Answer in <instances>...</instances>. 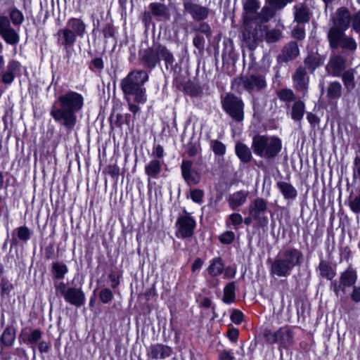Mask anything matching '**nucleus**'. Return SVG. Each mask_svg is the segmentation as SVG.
<instances>
[{
	"mask_svg": "<svg viewBox=\"0 0 360 360\" xmlns=\"http://www.w3.org/2000/svg\"><path fill=\"white\" fill-rule=\"evenodd\" d=\"M41 336V331L39 330H34L30 333V335L28 336L27 340L25 342L27 344H35L40 340Z\"/></svg>",
	"mask_w": 360,
	"mask_h": 360,
	"instance_id": "48",
	"label": "nucleus"
},
{
	"mask_svg": "<svg viewBox=\"0 0 360 360\" xmlns=\"http://www.w3.org/2000/svg\"><path fill=\"white\" fill-rule=\"evenodd\" d=\"M64 299L72 305L80 307L84 303L85 295L81 288H69L66 290Z\"/></svg>",
	"mask_w": 360,
	"mask_h": 360,
	"instance_id": "13",
	"label": "nucleus"
},
{
	"mask_svg": "<svg viewBox=\"0 0 360 360\" xmlns=\"http://www.w3.org/2000/svg\"><path fill=\"white\" fill-rule=\"evenodd\" d=\"M354 175L360 176V157H356L354 161Z\"/></svg>",
	"mask_w": 360,
	"mask_h": 360,
	"instance_id": "62",
	"label": "nucleus"
},
{
	"mask_svg": "<svg viewBox=\"0 0 360 360\" xmlns=\"http://www.w3.org/2000/svg\"><path fill=\"white\" fill-rule=\"evenodd\" d=\"M172 349L168 346L157 345L151 348V356L153 359H165L171 356Z\"/></svg>",
	"mask_w": 360,
	"mask_h": 360,
	"instance_id": "21",
	"label": "nucleus"
},
{
	"mask_svg": "<svg viewBox=\"0 0 360 360\" xmlns=\"http://www.w3.org/2000/svg\"><path fill=\"white\" fill-rule=\"evenodd\" d=\"M203 191L200 189H193L190 191V197L191 200L200 205L203 202Z\"/></svg>",
	"mask_w": 360,
	"mask_h": 360,
	"instance_id": "45",
	"label": "nucleus"
},
{
	"mask_svg": "<svg viewBox=\"0 0 360 360\" xmlns=\"http://www.w3.org/2000/svg\"><path fill=\"white\" fill-rule=\"evenodd\" d=\"M357 280L356 271L347 269L340 276L339 283H333V290L338 297H343L347 294V289L353 286Z\"/></svg>",
	"mask_w": 360,
	"mask_h": 360,
	"instance_id": "9",
	"label": "nucleus"
},
{
	"mask_svg": "<svg viewBox=\"0 0 360 360\" xmlns=\"http://www.w3.org/2000/svg\"><path fill=\"white\" fill-rule=\"evenodd\" d=\"M321 274L326 277L328 279H332L334 276V273L331 271L330 266L326 262H321L319 265Z\"/></svg>",
	"mask_w": 360,
	"mask_h": 360,
	"instance_id": "44",
	"label": "nucleus"
},
{
	"mask_svg": "<svg viewBox=\"0 0 360 360\" xmlns=\"http://www.w3.org/2000/svg\"><path fill=\"white\" fill-rule=\"evenodd\" d=\"M305 105L303 101L295 102L292 107L291 117L295 121H300L304 115Z\"/></svg>",
	"mask_w": 360,
	"mask_h": 360,
	"instance_id": "27",
	"label": "nucleus"
},
{
	"mask_svg": "<svg viewBox=\"0 0 360 360\" xmlns=\"http://www.w3.org/2000/svg\"><path fill=\"white\" fill-rule=\"evenodd\" d=\"M267 212V203L261 198L255 199L248 207L249 215L262 227L266 226L268 224V218L266 216Z\"/></svg>",
	"mask_w": 360,
	"mask_h": 360,
	"instance_id": "8",
	"label": "nucleus"
},
{
	"mask_svg": "<svg viewBox=\"0 0 360 360\" xmlns=\"http://www.w3.org/2000/svg\"><path fill=\"white\" fill-rule=\"evenodd\" d=\"M66 26L72 30L74 35L77 37H82L86 31V25L84 22L79 18H71L70 19Z\"/></svg>",
	"mask_w": 360,
	"mask_h": 360,
	"instance_id": "19",
	"label": "nucleus"
},
{
	"mask_svg": "<svg viewBox=\"0 0 360 360\" xmlns=\"http://www.w3.org/2000/svg\"><path fill=\"white\" fill-rule=\"evenodd\" d=\"M153 154L158 158H162L164 155V150L162 146L158 145L155 146Z\"/></svg>",
	"mask_w": 360,
	"mask_h": 360,
	"instance_id": "63",
	"label": "nucleus"
},
{
	"mask_svg": "<svg viewBox=\"0 0 360 360\" xmlns=\"http://www.w3.org/2000/svg\"><path fill=\"white\" fill-rule=\"evenodd\" d=\"M329 41L330 46L333 48H336L340 45L343 49L354 51L357 47L356 41L352 37L346 36L344 32H342V34L340 36V38L335 43H333L331 40H329Z\"/></svg>",
	"mask_w": 360,
	"mask_h": 360,
	"instance_id": "17",
	"label": "nucleus"
},
{
	"mask_svg": "<svg viewBox=\"0 0 360 360\" xmlns=\"http://www.w3.org/2000/svg\"><path fill=\"white\" fill-rule=\"evenodd\" d=\"M66 285L64 283H60L56 286V295H62L65 297V294L66 292Z\"/></svg>",
	"mask_w": 360,
	"mask_h": 360,
	"instance_id": "61",
	"label": "nucleus"
},
{
	"mask_svg": "<svg viewBox=\"0 0 360 360\" xmlns=\"http://www.w3.org/2000/svg\"><path fill=\"white\" fill-rule=\"evenodd\" d=\"M354 73V70L351 69L342 75L343 84L348 91H351L355 88Z\"/></svg>",
	"mask_w": 360,
	"mask_h": 360,
	"instance_id": "28",
	"label": "nucleus"
},
{
	"mask_svg": "<svg viewBox=\"0 0 360 360\" xmlns=\"http://www.w3.org/2000/svg\"><path fill=\"white\" fill-rule=\"evenodd\" d=\"M248 191H239L231 194L228 198L229 207L232 210H236L242 206L247 200Z\"/></svg>",
	"mask_w": 360,
	"mask_h": 360,
	"instance_id": "15",
	"label": "nucleus"
},
{
	"mask_svg": "<svg viewBox=\"0 0 360 360\" xmlns=\"http://www.w3.org/2000/svg\"><path fill=\"white\" fill-rule=\"evenodd\" d=\"M243 105V101L233 94L226 95L222 100L224 110L237 122L244 118Z\"/></svg>",
	"mask_w": 360,
	"mask_h": 360,
	"instance_id": "7",
	"label": "nucleus"
},
{
	"mask_svg": "<svg viewBox=\"0 0 360 360\" xmlns=\"http://www.w3.org/2000/svg\"><path fill=\"white\" fill-rule=\"evenodd\" d=\"M282 37V33L278 30H271L267 31L265 35V39L268 43H274L280 40Z\"/></svg>",
	"mask_w": 360,
	"mask_h": 360,
	"instance_id": "40",
	"label": "nucleus"
},
{
	"mask_svg": "<svg viewBox=\"0 0 360 360\" xmlns=\"http://www.w3.org/2000/svg\"><path fill=\"white\" fill-rule=\"evenodd\" d=\"M150 9L155 15L162 17L168 16V9L167 6L162 4L152 3L150 4Z\"/></svg>",
	"mask_w": 360,
	"mask_h": 360,
	"instance_id": "35",
	"label": "nucleus"
},
{
	"mask_svg": "<svg viewBox=\"0 0 360 360\" xmlns=\"http://www.w3.org/2000/svg\"><path fill=\"white\" fill-rule=\"evenodd\" d=\"M299 55V49L297 44L291 42L287 44L283 51V56L285 60H292Z\"/></svg>",
	"mask_w": 360,
	"mask_h": 360,
	"instance_id": "29",
	"label": "nucleus"
},
{
	"mask_svg": "<svg viewBox=\"0 0 360 360\" xmlns=\"http://www.w3.org/2000/svg\"><path fill=\"white\" fill-rule=\"evenodd\" d=\"M243 84L248 90H259L266 86V82L263 77L251 75L243 79Z\"/></svg>",
	"mask_w": 360,
	"mask_h": 360,
	"instance_id": "16",
	"label": "nucleus"
},
{
	"mask_svg": "<svg viewBox=\"0 0 360 360\" xmlns=\"http://www.w3.org/2000/svg\"><path fill=\"white\" fill-rule=\"evenodd\" d=\"M146 66L148 68H154L159 61L158 47L148 49L145 51L143 56Z\"/></svg>",
	"mask_w": 360,
	"mask_h": 360,
	"instance_id": "20",
	"label": "nucleus"
},
{
	"mask_svg": "<svg viewBox=\"0 0 360 360\" xmlns=\"http://www.w3.org/2000/svg\"><path fill=\"white\" fill-rule=\"evenodd\" d=\"M148 73L143 70H134L122 79L121 87L124 94L140 89L148 81Z\"/></svg>",
	"mask_w": 360,
	"mask_h": 360,
	"instance_id": "6",
	"label": "nucleus"
},
{
	"mask_svg": "<svg viewBox=\"0 0 360 360\" xmlns=\"http://www.w3.org/2000/svg\"><path fill=\"white\" fill-rule=\"evenodd\" d=\"M342 93V86L338 82H331L327 90V96L330 99L339 98Z\"/></svg>",
	"mask_w": 360,
	"mask_h": 360,
	"instance_id": "34",
	"label": "nucleus"
},
{
	"mask_svg": "<svg viewBox=\"0 0 360 360\" xmlns=\"http://www.w3.org/2000/svg\"><path fill=\"white\" fill-rule=\"evenodd\" d=\"M293 0H267L268 3L276 8H282L285 7L287 4L292 2Z\"/></svg>",
	"mask_w": 360,
	"mask_h": 360,
	"instance_id": "52",
	"label": "nucleus"
},
{
	"mask_svg": "<svg viewBox=\"0 0 360 360\" xmlns=\"http://www.w3.org/2000/svg\"><path fill=\"white\" fill-rule=\"evenodd\" d=\"M191 12L193 18L196 19L202 20L207 16V9L199 6H193L191 8Z\"/></svg>",
	"mask_w": 360,
	"mask_h": 360,
	"instance_id": "39",
	"label": "nucleus"
},
{
	"mask_svg": "<svg viewBox=\"0 0 360 360\" xmlns=\"http://www.w3.org/2000/svg\"><path fill=\"white\" fill-rule=\"evenodd\" d=\"M99 297L102 302L108 303L112 300L113 294L110 290L104 288L101 291Z\"/></svg>",
	"mask_w": 360,
	"mask_h": 360,
	"instance_id": "46",
	"label": "nucleus"
},
{
	"mask_svg": "<svg viewBox=\"0 0 360 360\" xmlns=\"http://www.w3.org/2000/svg\"><path fill=\"white\" fill-rule=\"evenodd\" d=\"M350 297L353 302H360V286H354Z\"/></svg>",
	"mask_w": 360,
	"mask_h": 360,
	"instance_id": "56",
	"label": "nucleus"
},
{
	"mask_svg": "<svg viewBox=\"0 0 360 360\" xmlns=\"http://www.w3.org/2000/svg\"><path fill=\"white\" fill-rule=\"evenodd\" d=\"M234 238H235V234L232 231H226L224 233H223L222 235H221V236L219 238L220 241L224 244L231 243L233 241Z\"/></svg>",
	"mask_w": 360,
	"mask_h": 360,
	"instance_id": "51",
	"label": "nucleus"
},
{
	"mask_svg": "<svg viewBox=\"0 0 360 360\" xmlns=\"http://www.w3.org/2000/svg\"><path fill=\"white\" fill-rule=\"evenodd\" d=\"M229 221L231 223V224L233 226L236 228L238 226L240 225L243 223V219L241 214L238 213H233L229 215Z\"/></svg>",
	"mask_w": 360,
	"mask_h": 360,
	"instance_id": "49",
	"label": "nucleus"
},
{
	"mask_svg": "<svg viewBox=\"0 0 360 360\" xmlns=\"http://www.w3.org/2000/svg\"><path fill=\"white\" fill-rule=\"evenodd\" d=\"M305 70L303 68H298L294 75V83L295 88L299 91H303L307 88V80L305 79Z\"/></svg>",
	"mask_w": 360,
	"mask_h": 360,
	"instance_id": "25",
	"label": "nucleus"
},
{
	"mask_svg": "<svg viewBox=\"0 0 360 360\" xmlns=\"http://www.w3.org/2000/svg\"><path fill=\"white\" fill-rule=\"evenodd\" d=\"M192 162L184 160L181 165V172L184 179L188 184H197L200 180V174L192 169Z\"/></svg>",
	"mask_w": 360,
	"mask_h": 360,
	"instance_id": "12",
	"label": "nucleus"
},
{
	"mask_svg": "<svg viewBox=\"0 0 360 360\" xmlns=\"http://www.w3.org/2000/svg\"><path fill=\"white\" fill-rule=\"evenodd\" d=\"M263 336L267 343L277 344L279 347L288 348L293 344L294 333L288 326L281 327L276 331L266 329Z\"/></svg>",
	"mask_w": 360,
	"mask_h": 360,
	"instance_id": "5",
	"label": "nucleus"
},
{
	"mask_svg": "<svg viewBox=\"0 0 360 360\" xmlns=\"http://www.w3.org/2000/svg\"><path fill=\"white\" fill-rule=\"evenodd\" d=\"M15 338V330L13 328H6L1 337V341L5 346H11L14 342Z\"/></svg>",
	"mask_w": 360,
	"mask_h": 360,
	"instance_id": "33",
	"label": "nucleus"
},
{
	"mask_svg": "<svg viewBox=\"0 0 360 360\" xmlns=\"http://www.w3.org/2000/svg\"><path fill=\"white\" fill-rule=\"evenodd\" d=\"M295 20L297 23L307 22L310 19L307 9L303 6H295Z\"/></svg>",
	"mask_w": 360,
	"mask_h": 360,
	"instance_id": "30",
	"label": "nucleus"
},
{
	"mask_svg": "<svg viewBox=\"0 0 360 360\" xmlns=\"http://www.w3.org/2000/svg\"><path fill=\"white\" fill-rule=\"evenodd\" d=\"M281 141L275 136L264 135L255 136L252 148L254 153L263 158L275 157L281 150Z\"/></svg>",
	"mask_w": 360,
	"mask_h": 360,
	"instance_id": "3",
	"label": "nucleus"
},
{
	"mask_svg": "<svg viewBox=\"0 0 360 360\" xmlns=\"http://www.w3.org/2000/svg\"><path fill=\"white\" fill-rule=\"evenodd\" d=\"M238 330L236 328H231L227 333V336L232 342H236L238 338Z\"/></svg>",
	"mask_w": 360,
	"mask_h": 360,
	"instance_id": "59",
	"label": "nucleus"
},
{
	"mask_svg": "<svg viewBox=\"0 0 360 360\" xmlns=\"http://www.w3.org/2000/svg\"><path fill=\"white\" fill-rule=\"evenodd\" d=\"M277 186L285 198L293 199L296 197L297 191L291 184L282 181L278 182Z\"/></svg>",
	"mask_w": 360,
	"mask_h": 360,
	"instance_id": "26",
	"label": "nucleus"
},
{
	"mask_svg": "<svg viewBox=\"0 0 360 360\" xmlns=\"http://www.w3.org/2000/svg\"><path fill=\"white\" fill-rule=\"evenodd\" d=\"M352 22L353 29L357 32H360V11L352 16Z\"/></svg>",
	"mask_w": 360,
	"mask_h": 360,
	"instance_id": "54",
	"label": "nucleus"
},
{
	"mask_svg": "<svg viewBox=\"0 0 360 360\" xmlns=\"http://www.w3.org/2000/svg\"><path fill=\"white\" fill-rule=\"evenodd\" d=\"M84 105L83 96L75 91H68L57 98L50 111L53 119L67 129H72L76 124L75 112Z\"/></svg>",
	"mask_w": 360,
	"mask_h": 360,
	"instance_id": "1",
	"label": "nucleus"
},
{
	"mask_svg": "<svg viewBox=\"0 0 360 360\" xmlns=\"http://www.w3.org/2000/svg\"><path fill=\"white\" fill-rule=\"evenodd\" d=\"M277 95L280 100L285 102L293 101L295 99L293 91L289 89H283L278 91Z\"/></svg>",
	"mask_w": 360,
	"mask_h": 360,
	"instance_id": "38",
	"label": "nucleus"
},
{
	"mask_svg": "<svg viewBox=\"0 0 360 360\" xmlns=\"http://www.w3.org/2000/svg\"><path fill=\"white\" fill-rule=\"evenodd\" d=\"M161 171V162L158 160H152L145 166V172L150 178H157Z\"/></svg>",
	"mask_w": 360,
	"mask_h": 360,
	"instance_id": "22",
	"label": "nucleus"
},
{
	"mask_svg": "<svg viewBox=\"0 0 360 360\" xmlns=\"http://www.w3.org/2000/svg\"><path fill=\"white\" fill-rule=\"evenodd\" d=\"M212 148L215 154L217 155H224L226 152L225 146L217 141H214L212 142Z\"/></svg>",
	"mask_w": 360,
	"mask_h": 360,
	"instance_id": "47",
	"label": "nucleus"
},
{
	"mask_svg": "<svg viewBox=\"0 0 360 360\" xmlns=\"http://www.w3.org/2000/svg\"><path fill=\"white\" fill-rule=\"evenodd\" d=\"M180 215L176 222V236L179 238H189L193 236L196 226L195 220L186 211Z\"/></svg>",
	"mask_w": 360,
	"mask_h": 360,
	"instance_id": "10",
	"label": "nucleus"
},
{
	"mask_svg": "<svg viewBox=\"0 0 360 360\" xmlns=\"http://www.w3.org/2000/svg\"><path fill=\"white\" fill-rule=\"evenodd\" d=\"M293 37L298 39H302L304 37V30L302 27H295L292 32Z\"/></svg>",
	"mask_w": 360,
	"mask_h": 360,
	"instance_id": "60",
	"label": "nucleus"
},
{
	"mask_svg": "<svg viewBox=\"0 0 360 360\" xmlns=\"http://www.w3.org/2000/svg\"><path fill=\"white\" fill-rule=\"evenodd\" d=\"M274 15V11L270 7H264L262 11L257 14L255 20H259L262 22H267Z\"/></svg>",
	"mask_w": 360,
	"mask_h": 360,
	"instance_id": "36",
	"label": "nucleus"
},
{
	"mask_svg": "<svg viewBox=\"0 0 360 360\" xmlns=\"http://www.w3.org/2000/svg\"><path fill=\"white\" fill-rule=\"evenodd\" d=\"M352 18L351 13L347 8L340 7L338 8L332 17L333 26L328 32V39L335 43L340 36L342 34V32L349 28Z\"/></svg>",
	"mask_w": 360,
	"mask_h": 360,
	"instance_id": "4",
	"label": "nucleus"
},
{
	"mask_svg": "<svg viewBox=\"0 0 360 360\" xmlns=\"http://www.w3.org/2000/svg\"><path fill=\"white\" fill-rule=\"evenodd\" d=\"M158 47V52H159V58H162L167 64H172L174 60V58L172 54L168 51V50L164 47L159 46Z\"/></svg>",
	"mask_w": 360,
	"mask_h": 360,
	"instance_id": "42",
	"label": "nucleus"
},
{
	"mask_svg": "<svg viewBox=\"0 0 360 360\" xmlns=\"http://www.w3.org/2000/svg\"><path fill=\"white\" fill-rule=\"evenodd\" d=\"M236 285L233 282L229 283L224 289L223 302L226 304H231L235 301L236 298Z\"/></svg>",
	"mask_w": 360,
	"mask_h": 360,
	"instance_id": "31",
	"label": "nucleus"
},
{
	"mask_svg": "<svg viewBox=\"0 0 360 360\" xmlns=\"http://www.w3.org/2000/svg\"><path fill=\"white\" fill-rule=\"evenodd\" d=\"M236 153L242 162H248L252 159L250 148L243 143H238L236 146Z\"/></svg>",
	"mask_w": 360,
	"mask_h": 360,
	"instance_id": "24",
	"label": "nucleus"
},
{
	"mask_svg": "<svg viewBox=\"0 0 360 360\" xmlns=\"http://www.w3.org/2000/svg\"><path fill=\"white\" fill-rule=\"evenodd\" d=\"M1 36L7 44L11 45L17 44L20 40V36L18 33L12 27H10Z\"/></svg>",
	"mask_w": 360,
	"mask_h": 360,
	"instance_id": "32",
	"label": "nucleus"
},
{
	"mask_svg": "<svg viewBox=\"0 0 360 360\" xmlns=\"http://www.w3.org/2000/svg\"><path fill=\"white\" fill-rule=\"evenodd\" d=\"M243 317V314L241 311L238 310H234L231 314V319L233 323L239 324L242 322Z\"/></svg>",
	"mask_w": 360,
	"mask_h": 360,
	"instance_id": "55",
	"label": "nucleus"
},
{
	"mask_svg": "<svg viewBox=\"0 0 360 360\" xmlns=\"http://www.w3.org/2000/svg\"><path fill=\"white\" fill-rule=\"evenodd\" d=\"M133 92H127L126 95H134V101L139 103H144L147 101L146 90L145 88L137 89Z\"/></svg>",
	"mask_w": 360,
	"mask_h": 360,
	"instance_id": "37",
	"label": "nucleus"
},
{
	"mask_svg": "<svg viewBox=\"0 0 360 360\" xmlns=\"http://www.w3.org/2000/svg\"><path fill=\"white\" fill-rule=\"evenodd\" d=\"M11 27V22L8 18L6 16L0 15V36L3 34Z\"/></svg>",
	"mask_w": 360,
	"mask_h": 360,
	"instance_id": "50",
	"label": "nucleus"
},
{
	"mask_svg": "<svg viewBox=\"0 0 360 360\" xmlns=\"http://www.w3.org/2000/svg\"><path fill=\"white\" fill-rule=\"evenodd\" d=\"M18 236L20 240H27L30 238V233L29 229L25 226H21L18 229Z\"/></svg>",
	"mask_w": 360,
	"mask_h": 360,
	"instance_id": "53",
	"label": "nucleus"
},
{
	"mask_svg": "<svg viewBox=\"0 0 360 360\" xmlns=\"http://www.w3.org/2000/svg\"><path fill=\"white\" fill-rule=\"evenodd\" d=\"M327 68L328 71H331L333 75L339 76L345 68V59L340 56H333L330 58Z\"/></svg>",
	"mask_w": 360,
	"mask_h": 360,
	"instance_id": "18",
	"label": "nucleus"
},
{
	"mask_svg": "<svg viewBox=\"0 0 360 360\" xmlns=\"http://www.w3.org/2000/svg\"><path fill=\"white\" fill-rule=\"evenodd\" d=\"M53 269L55 271L56 278H62L68 272L67 266L60 263H55L53 264Z\"/></svg>",
	"mask_w": 360,
	"mask_h": 360,
	"instance_id": "43",
	"label": "nucleus"
},
{
	"mask_svg": "<svg viewBox=\"0 0 360 360\" xmlns=\"http://www.w3.org/2000/svg\"><path fill=\"white\" fill-rule=\"evenodd\" d=\"M10 18L12 22L15 25H19L22 23L24 20V16L21 11L16 8H13L10 12Z\"/></svg>",
	"mask_w": 360,
	"mask_h": 360,
	"instance_id": "41",
	"label": "nucleus"
},
{
	"mask_svg": "<svg viewBox=\"0 0 360 360\" xmlns=\"http://www.w3.org/2000/svg\"><path fill=\"white\" fill-rule=\"evenodd\" d=\"M219 360H233V357L226 351H223L219 354Z\"/></svg>",
	"mask_w": 360,
	"mask_h": 360,
	"instance_id": "64",
	"label": "nucleus"
},
{
	"mask_svg": "<svg viewBox=\"0 0 360 360\" xmlns=\"http://www.w3.org/2000/svg\"><path fill=\"white\" fill-rule=\"evenodd\" d=\"M58 44L65 46H71L76 41V37L67 26L57 32Z\"/></svg>",
	"mask_w": 360,
	"mask_h": 360,
	"instance_id": "14",
	"label": "nucleus"
},
{
	"mask_svg": "<svg viewBox=\"0 0 360 360\" xmlns=\"http://www.w3.org/2000/svg\"><path fill=\"white\" fill-rule=\"evenodd\" d=\"M14 79V75L11 71L6 70L2 75V81L6 84H11Z\"/></svg>",
	"mask_w": 360,
	"mask_h": 360,
	"instance_id": "57",
	"label": "nucleus"
},
{
	"mask_svg": "<svg viewBox=\"0 0 360 360\" xmlns=\"http://www.w3.org/2000/svg\"><path fill=\"white\" fill-rule=\"evenodd\" d=\"M259 8L257 0H245L243 2V21L245 29L248 27L250 22L255 20L257 14V10Z\"/></svg>",
	"mask_w": 360,
	"mask_h": 360,
	"instance_id": "11",
	"label": "nucleus"
},
{
	"mask_svg": "<svg viewBox=\"0 0 360 360\" xmlns=\"http://www.w3.org/2000/svg\"><path fill=\"white\" fill-rule=\"evenodd\" d=\"M224 266L221 259L220 257H216L210 262L207 271L212 276H217L223 273Z\"/></svg>",
	"mask_w": 360,
	"mask_h": 360,
	"instance_id": "23",
	"label": "nucleus"
},
{
	"mask_svg": "<svg viewBox=\"0 0 360 360\" xmlns=\"http://www.w3.org/2000/svg\"><path fill=\"white\" fill-rule=\"evenodd\" d=\"M302 258V254L299 250L287 249L274 260L271 273L279 277L287 276L294 266L300 264Z\"/></svg>",
	"mask_w": 360,
	"mask_h": 360,
	"instance_id": "2",
	"label": "nucleus"
},
{
	"mask_svg": "<svg viewBox=\"0 0 360 360\" xmlns=\"http://www.w3.org/2000/svg\"><path fill=\"white\" fill-rule=\"evenodd\" d=\"M204 264V262L200 258H196L195 261L193 262V264L191 265V271L193 272H195L197 271H199L201 267Z\"/></svg>",
	"mask_w": 360,
	"mask_h": 360,
	"instance_id": "58",
	"label": "nucleus"
}]
</instances>
